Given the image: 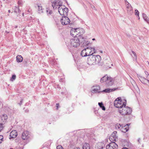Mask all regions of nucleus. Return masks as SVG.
Wrapping results in <instances>:
<instances>
[{"instance_id": "nucleus-1", "label": "nucleus", "mask_w": 149, "mask_h": 149, "mask_svg": "<svg viewBox=\"0 0 149 149\" xmlns=\"http://www.w3.org/2000/svg\"><path fill=\"white\" fill-rule=\"evenodd\" d=\"M123 106L121 108L119 109V113L122 115H130L132 111V109L130 107H125L126 102L123 103Z\"/></svg>"}, {"instance_id": "nucleus-2", "label": "nucleus", "mask_w": 149, "mask_h": 149, "mask_svg": "<svg viewBox=\"0 0 149 149\" xmlns=\"http://www.w3.org/2000/svg\"><path fill=\"white\" fill-rule=\"evenodd\" d=\"M58 11L60 15L63 16H67L68 13V8L65 6L58 7Z\"/></svg>"}, {"instance_id": "nucleus-3", "label": "nucleus", "mask_w": 149, "mask_h": 149, "mask_svg": "<svg viewBox=\"0 0 149 149\" xmlns=\"http://www.w3.org/2000/svg\"><path fill=\"white\" fill-rule=\"evenodd\" d=\"M145 73L146 75H148L146 77L147 79L139 74H137V76L141 83L144 84H146L148 83H149V75H148V72L146 71H145Z\"/></svg>"}, {"instance_id": "nucleus-4", "label": "nucleus", "mask_w": 149, "mask_h": 149, "mask_svg": "<svg viewBox=\"0 0 149 149\" xmlns=\"http://www.w3.org/2000/svg\"><path fill=\"white\" fill-rule=\"evenodd\" d=\"M125 102H123L121 98L118 97L114 101V104L115 107L120 109L124 106L123 104Z\"/></svg>"}, {"instance_id": "nucleus-5", "label": "nucleus", "mask_w": 149, "mask_h": 149, "mask_svg": "<svg viewBox=\"0 0 149 149\" xmlns=\"http://www.w3.org/2000/svg\"><path fill=\"white\" fill-rule=\"evenodd\" d=\"M70 47H76L79 45L80 41L77 38H74L70 40Z\"/></svg>"}, {"instance_id": "nucleus-6", "label": "nucleus", "mask_w": 149, "mask_h": 149, "mask_svg": "<svg viewBox=\"0 0 149 149\" xmlns=\"http://www.w3.org/2000/svg\"><path fill=\"white\" fill-rule=\"evenodd\" d=\"M93 59L94 60L95 64H98L99 65L102 66L103 65V63L101 62V56L99 55H93Z\"/></svg>"}, {"instance_id": "nucleus-7", "label": "nucleus", "mask_w": 149, "mask_h": 149, "mask_svg": "<svg viewBox=\"0 0 149 149\" xmlns=\"http://www.w3.org/2000/svg\"><path fill=\"white\" fill-rule=\"evenodd\" d=\"M106 146L107 149H117L118 145L114 142H112Z\"/></svg>"}, {"instance_id": "nucleus-8", "label": "nucleus", "mask_w": 149, "mask_h": 149, "mask_svg": "<svg viewBox=\"0 0 149 149\" xmlns=\"http://www.w3.org/2000/svg\"><path fill=\"white\" fill-rule=\"evenodd\" d=\"M61 22L63 25H66L69 24L70 20L67 16H63V18L60 20Z\"/></svg>"}, {"instance_id": "nucleus-9", "label": "nucleus", "mask_w": 149, "mask_h": 149, "mask_svg": "<svg viewBox=\"0 0 149 149\" xmlns=\"http://www.w3.org/2000/svg\"><path fill=\"white\" fill-rule=\"evenodd\" d=\"M130 124H127L126 125H125L124 126H123L122 125H120V127H119V128H120V127H121L120 130L122 132L125 133L129 130V126Z\"/></svg>"}, {"instance_id": "nucleus-10", "label": "nucleus", "mask_w": 149, "mask_h": 149, "mask_svg": "<svg viewBox=\"0 0 149 149\" xmlns=\"http://www.w3.org/2000/svg\"><path fill=\"white\" fill-rule=\"evenodd\" d=\"M8 118L7 115L6 114H3L0 117V123L3 125L4 124Z\"/></svg>"}, {"instance_id": "nucleus-11", "label": "nucleus", "mask_w": 149, "mask_h": 149, "mask_svg": "<svg viewBox=\"0 0 149 149\" xmlns=\"http://www.w3.org/2000/svg\"><path fill=\"white\" fill-rule=\"evenodd\" d=\"M117 133V132L116 131H115L112 133L111 136L109 138V139L111 141H116V140L117 139L116 135Z\"/></svg>"}, {"instance_id": "nucleus-12", "label": "nucleus", "mask_w": 149, "mask_h": 149, "mask_svg": "<svg viewBox=\"0 0 149 149\" xmlns=\"http://www.w3.org/2000/svg\"><path fill=\"white\" fill-rule=\"evenodd\" d=\"M75 30H76V32L77 33V38L81 36L84 33V30L83 29L76 28L75 29Z\"/></svg>"}, {"instance_id": "nucleus-13", "label": "nucleus", "mask_w": 149, "mask_h": 149, "mask_svg": "<svg viewBox=\"0 0 149 149\" xmlns=\"http://www.w3.org/2000/svg\"><path fill=\"white\" fill-rule=\"evenodd\" d=\"M93 55L89 56L88 58L87 63L89 65H92L95 64L94 60L93 59Z\"/></svg>"}, {"instance_id": "nucleus-14", "label": "nucleus", "mask_w": 149, "mask_h": 149, "mask_svg": "<svg viewBox=\"0 0 149 149\" xmlns=\"http://www.w3.org/2000/svg\"><path fill=\"white\" fill-rule=\"evenodd\" d=\"M100 87L98 86H93L92 87V92L93 93H100L101 92V91H100Z\"/></svg>"}, {"instance_id": "nucleus-15", "label": "nucleus", "mask_w": 149, "mask_h": 149, "mask_svg": "<svg viewBox=\"0 0 149 149\" xmlns=\"http://www.w3.org/2000/svg\"><path fill=\"white\" fill-rule=\"evenodd\" d=\"M103 63H104V65L106 68H110L111 67L110 65H112V64H111V61L110 59L108 61L105 60Z\"/></svg>"}, {"instance_id": "nucleus-16", "label": "nucleus", "mask_w": 149, "mask_h": 149, "mask_svg": "<svg viewBox=\"0 0 149 149\" xmlns=\"http://www.w3.org/2000/svg\"><path fill=\"white\" fill-rule=\"evenodd\" d=\"M17 135V133L15 130L13 131L10 133V139L15 138L16 137Z\"/></svg>"}, {"instance_id": "nucleus-17", "label": "nucleus", "mask_w": 149, "mask_h": 149, "mask_svg": "<svg viewBox=\"0 0 149 149\" xmlns=\"http://www.w3.org/2000/svg\"><path fill=\"white\" fill-rule=\"evenodd\" d=\"M113 84V81L112 78L109 77L106 83V86H110Z\"/></svg>"}, {"instance_id": "nucleus-18", "label": "nucleus", "mask_w": 149, "mask_h": 149, "mask_svg": "<svg viewBox=\"0 0 149 149\" xmlns=\"http://www.w3.org/2000/svg\"><path fill=\"white\" fill-rule=\"evenodd\" d=\"M29 137L28 132L27 131L24 132L22 134V138L24 140L27 139Z\"/></svg>"}, {"instance_id": "nucleus-19", "label": "nucleus", "mask_w": 149, "mask_h": 149, "mask_svg": "<svg viewBox=\"0 0 149 149\" xmlns=\"http://www.w3.org/2000/svg\"><path fill=\"white\" fill-rule=\"evenodd\" d=\"M104 147L105 144L102 142L98 143L96 146V147L97 148V149H102Z\"/></svg>"}, {"instance_id": "nucleus-20", "label": "nucleus", "mask_w": 149, "mask_h": 149, "mask_svg": "<svg viewBox=\"0 0 149 149\" xmlns=\"http://www.w3.org/2000/svg\"><path fill=\"white\" fill-rule=\"evenodd\" d=\"M70 32L71 35L73 37H76V38H77V33L76 32V30H75V28L72 29L71 30Z\"/></svg>"}, {"instance_id": "nucleus-21", "label": "nucleus", "mask_w": 149, "mask_h": 149, "mask_svg": "<svg viewBox=\"0 0 149 149\" xmlns=\"http://www.w3.org/2000/svg\"><path fill=\"white\" fill-rule=\"evenodd\" d=\"M85 49H86V52H87V56H91L93 54V53L92 52V50H91L90 47H87Z\"/></svg>"}, {"instance_id": "nucleus-22", "label": "nucleus", "mask_w": 149, "mask_h": 149, "mask_svg": "<svg viewBox=\"0 0 149 149\" xmlns=\"http://www.w3.org/2000/svg\"><path fill=\"white\" fill-rule=\"evenodd\" d=\"M117 88H113V89H110L109 88H107V89H106L105 90H103L101 92L109 93L110 92H112L113 91H115Z\"/></svg>"}, {"instance_id": "nucleus-23", "label": "nucleus", "mask_w": 149, "mask_h": 149, "mask_svg": "<svg viewBox=\"0 0 149 149\" xmlns=\"http://www.w3.org/2000/svg\"><path fill=\"white\" fill-rule=\"evenodd\" d=\"M109 78V77H108L107 75H105L101 78L100 82L102 83L104 82H106Z\"/></svg>"}, {"instance_id": "nucleus-24", "label": "nucleus", "mask_w": 149, "mask_h": 149, "mask_svg": "<svg viewBox=\"0 0 149 149\" xmlns=\"http://www.w3.org/2000/svg\"><path fill=\"white\" fill-rule=\"evenodd\" d=\"M23 60L22 57L21 56L18 55L16 57V60L18 62H21Z\"/></svg>"}, {"instance_id": "nucleus-25", "label": "nucleus", "mask_w": 149, "mask_h": 149, "mask_svg": "<svg viewBox=\"0 0 149 149\" xmlns=\"http://www.w3.org/2000/svg\"><path fill=\"white\" fill-rule=\"evenodd\" d=\"M86 50L85 48L83 49L81 52V55L82 57H85L87 56V53L86 52Z\"/></svg>"}, {"instance_id": "nucleus-26", "label": "nucleus", "mask_w": 149, "mask_h": 149, "mask_svg": "<svg viewBox=\"0 0 149 149\" xmlns=\"http://www.w3.org/2000/svg\"><path fill=\"white\" fill-rule=\"evenodd\" d=\"M90 146L89 143H85L83 146V149H90Z\"/></svg>"}, {"instance_id": "nucleus-27", "label": "nucleus", "mask_w": 149, "mask_h": 149, "mask_svg": "<svg viewBox=\"0 0 149 149\" xmlns=\"http://www.w3.org/2000/svg\"><path fill=\"white\" fill-rule=\"evenodd\" d=\"M142 16L144 20L148 23L149 24V20L146 15L144 13L142 14Z\"/></svg>"}, {"instance_id": "nucleus-28", "label": "nucleus", "mask_w": 149, "mask_h": 149, "mask_svg": "<svg viewBox=\"0 0 149 149\" xmlns=\"http://www.w3.org/2000/svg\"><path fill=\"white\" fill-rule=\"evenodd\" d=\"M98 105L102 109V110H105V107L104 106V105L103 103L102 102H99Z\"/></svg>"}, {"instance_id": "nucleus-29", "label": "nucleus", "mask_w": 149, "mask_h": 149, "mask_svg": "<svg viewBox=\"0 0 149 149\" xmlns=\"http://www.w3.org/2000/svg\"><path fill=\"white\" fill-rule=\"evenodd\" d=\"M127 13L130 15H131L133 13L132 7H130L129 9L127 8Z\"/></svg>"}, {"instance_id": "nucleus-30", "label": "nucleus", "mask_w": 149, "mask_h": 149, "mask_svg": "<svg viewBox=\"0 0 149 149\" xmlns=\"http://www.w3.org/2000/svg\"><path fill=\"white\" fill-rule=\"evenodd\" d=\"M82 42H83V46H87L89 44V42L88 41L86 42V40H84L83 41H82Z\"/></svg>"}, {"instance_id": "nucleus-31", "label": "nucleus", "mask_w": 149, "mask_h": 149, "mask_svg": "<svg viewBox=\"0 0 149 149\" xmlns=\"http://www.w3.org/2000/svg\"><path fill=\"white\" fill-rule=\"evenodd\" d=\"M38 10L39 11V13H41L43 12V11L42 10V8L41 6H38Z\"/></svg>"}, {"instance_id": "nucleus-32", "label": "nucleus", "mask_w": 149, "mask_h": 149, "mask_svg": "<svg viewBox=\"0 0 149 149\" xmlns=\"http://www.w3.org/2000/svg\"><path fill=\"white\" fill-rule=\"evenodd\" d=\"M16 78V76L15 74L13 75L12 76V77L10 79V80L12 81H13L15 80Z\"/></svg>"}, {"instance_id": "nucleus-33", "label": "nucleus", "mask_w": 149, "mask_h": 149, "mask_svg": "<svg viewBox=\"0 0 149 149\" xmlns=\"http://www.w3.org/2000/svg\"><path fill=\"white\" fill-rule=\"evenodd\" d=\"M58 7H60L61 6H62L63 5H62V3L60 1H58Z\"/></svg>"}, {"instance_id": "nucleus-34", "label": "nucleus", "mask_w": 149, "mask_h": 149, "mask_svg": "<svg viewBox=\"0 0 149 149\" xmlns=\"http://www.w3.org/2000/svg\"><path fill=\"white\" fill-rule=\"evenodd\" d=\"M52 6L54 8L56 9L57 8V7H56V3H55V2L52 3Z\"/></svg>"}, {"instance_id": "nucleus-35", "label": "nucleus", "mask_w": 149, "mask_h": 149, "mask_svg": "<svg viewBox=\"0 0 149 149\" xmlns=\"http://www.w3.org/2000/svg\"><path fill=\"white\" fill-rule=\"evenodd\" d=\"M15 9L14 11V12L15 13H17V12H19V8L16 7H15Z\"/></svg>"}, {"instance_id": "nucleus-36", "label": "nucleus", "mask_w": 149, "mask_h": 149, "mask_svg": "<svg viewBox=\"0 0 149 149\" xmlns=\"http://www.w3.org/2000/svg\"><path fill=\"white\" fill-rule=\"evenodd\" d=\"M130 7H132L131 6V5L129 3H127V4L126 5V8H127L129 9Z\"/></svg>"}, {"instance_id": "nucleus-37", "label": "nucleus", "mask_w": 149, "mask_h": 149, "mask_svg": "<svg viewBox=\"0 0 149 149\" xmlns=\"http://www.w3.org/2000/svg\"><path fill=\"white\" fill-rule=\"evenodd\" d=\"M56 148L57 149H63V147L60 145H58L56 147Z\"/></svg>"}, {"instance_id": "nucleus-38", "label": "nucleus", "mask_w": 149, "mask_h": 149, "mask_svg": "<svg viewBox=\"0 0 149 149\" xmlns=\"http://www.w3.org/2000/svg\"><path fill=\"white\" fill-rule=\"evenodd\" d=\"M135 15H136L138 16H139V12L137 10H135Z\"/></svg>"}, {"instance_id": "nucleus-39", "label": "nucleus", "mask_w": 149, "mask_h": 149, "mask_svg": "<svg viewBox=\"0 0 149 149\" xmlns=\"http://www.w3.org/2000/svg\"><path fill=\"white\" fill-rule=\"evenodd\" d=\"M3 127V124H1V123H0V131H1V130H2Z\"/></svg>"}, {"instance_id": "nucleus-40", "label": "nucleus", "mask_w": 149, "mask_h": 149, "mask_svg": "<svg viewBox=\"0 0 149 149\" xmlns=\"http://www.w3.org/2000/svg\"><path fill=\"white\" fill-rule=\"evenodd\" d=\"M91 50H92V51H93V53L95 52L96 51L95 50V48H92L91 47H90Z\"/></svg>"}, {"instance_id": "nucleus-41", "label": "nucleus", "mask_w": 149, "mask_h": 149, "mask_svg": "<svg viewBox=\"0 0 149 149\" xmlns=\"http://www.w3.org/2000/svg\"><path fill=\"white\" fill-rule=\"evenodd\" d=\"M132 53L134 54V55L136 57V58H137V56L136 53L133 51H132Z\"/></svg>"}, {"instance_id": "nucleus-42", "label": "nucleus", "mask_w": 149, "mask_h": 149, "mask_svg": "<svg viewBox=\"0 0 149 149\" xmlns=\"http://www.w3.org/2000/svg\"><path fill=\"white\" fill-rule=\"evenodd\" d=\"M23 101V100L22 99L20 101V103H19V104L20 106H21V105L22 104Z\"/></svg>"}, {"instance_id": "nucleus-43", "label": "nucleus", "mask_w": 149, "mask_h": 149, "mask_svg": "<svg viewBox=\"0 0 149 149\" xmlns=\"http://www.w3.org/2000/svg\"><path fill=\"white\" fill-rule=\"evenodd\" d=\"M91 7L92 8H94V9L95 10H96V9L95 8V7L94 6L92 5H91Z\"/></svg>"}, {"instance_id": "nucleus-44", "label": "nucleus", "mask_w": 149, "mask_h": 149, "mask_svg": "<svg viewBox=\"0 0 149 149\" xmlns=\"http://www.w3.org/2000/svg\"><path fill=\"white\" fill-rule=\"evenodd\" d=\"M55 3H56V7H57L58 6V2H55Z\"/></svg>"}, {"instance_id": "nucleus-45", "label": "nucleus", "mask_w": 149, "mask_h": 149, "mask_svg": "<svg viewBox=\"0 0 149 149\" xmlns=\"http://www.w3.org/2000/svg\"><path fill=\"white\" fill-rule=\"evenodd\" d=\"M56 109H58V106H59V103H57L56 104Z\"/></svg>"}, {"instance_id": "nucleus-46", "label": "nucleus", "mask_w": 149, "mask_h": 149, "mask_svg": "<svg viewBox=\"0 0 149 149\" xmlns=\"http://www.w3.org/2000/svg\"><path fill=\"white\" fill-rule=\"evenodd\" d=\"M49 14H50V15H51L52 13V10H49Z\"/></svg>"}, {"instance_id": "nucleus-47", "label": "nucleus", "mask_w": 149, "mask_h": 149, "mask_svg": "<svg viewBox=\"0 0 149 149\" xmlns=\"http://www.w3.org/2000/svg\"><path fill=\"white\" fill-rule=\"evenodd\" d=\"M74 149H81L80 148H79V147H75L74 148Z\"/></svg>"}, {"instance_id": "nucleus-48", "label": "nucleus", "mask_w": 149, "mask_h": 149, "mask_svg": "<svg viewBox=\"0 0 149 149\" xmlns=\"http://www.w3.org/2000/svg\"><path fill=\"white\" fill-rule=\"evenodd\" d=\"M120 125H121L120 124H119L118 125V128L120 129V128H121V127H120V128H119V127H120Z\"/></svg>"}, {"instance_id": "nucleus-49", "label": "nucleus", "mask_w": 149, "mask_h": 149, "mask_svg": "<svg viewBox=\"0 0 149 149\" xmlns=\"http://www.w3.org/2000/svg\"><path fill=\"white\" fill-rule=\"evenodd\" d=\"M125 1V3L126 4H127V3H128L127 1V0H124Z\"/></svg>"}, {"instance_id": "nucleus-50", "label": "nucleus", "mask_w": 149, "mask_h": 149, "mask_svg": "<svg viewBox=\"0 0 149 149\" xmlns=\"http://www.w3.org/2000/svg\"><path fill=\"white\" fill-rule=\"evenodd\" d=\"M3 139V138H1V140H0V143H1V140Z\"/></svg>"}, {"instance_id": "nucleus-51", "label": "nucleus", "mask_w": 149, "mask_h": 149, "mask_svg": "<svg viewBox=\"0 0 149 149\" xmlns=\"http://www.w3.org/2000/svg\"><path fill=\"white\" fill-rule=\"evenodd\" d=\"M2 137V136H0V139H1V138H2L1 137Z\"/></svg>"}, {"instance_id": "nucleus-52", "label": "nucleus", "mask_w": 149, "mask_h": 149, "mask_svg": "<svg viewBox=\"0 0 149 149\" xmlns=\"http://www.w3.org/2000/svg\"><path fill=\"white\" fill-rule=\"evenodd\" d=\"M8 12L10 13V10H9L8 11Z\"/></svg>"}, {"instance_id": "nucleus-53", "label": "nucleus", "mask_w": 149, "mask_h": 149, "mask_svg": "<svg viewBox=\"0 0 149 149\" xmlns=\"http://www.w3.org/2000/svg\"><path fill=\"white\" fill-rule=\"evenodd\" d=\"M95 40V38H93L92 39V40Z\"/></svg>"}, {"instance_id": "nucleus-54", "label": "nucleus", "mask_w": 149, "mask_h": 149, "mask_svg": "<svg viewBox=\"0 0 149 149\" xmlns=\"http://www.w3.org/2000/svg\"><path fill=\"white\" fill-rule=\"evenodd\" d=\"M48 10H46V12H47V13H48Z\"/></svg>"}, {"instance_id": "nucleus-55", "label": "nucleus", "mask_w": 149, "mask_h": 149, "mask_svg": "<svg viewBox=\"0 0 149 149\" xmlns=\"http://www.w3.org/2000/svg\"><path fill=\"white\" fill-rule=\"evenodd\" d=\"M18 3L19 5V4H20V3H19V2H18Z\"/></svg>"}, {"instance_id": "nucleus-56", "label": "nucleus", "mask_w": 149, "mask_h": 149, "mask_svg": "<svg viewBox=\"0 0 149 149\" xmlns=\"http://www.w3.org/2000/svg\"><path fill=\"white\" fill-rule=\"evenodd\" d=\"M139 140H140V139H139L138 140V142H139Z\"/></svg>"}, {"instance_id": "nucleus-57", "label": "nucleus", "mask_w": 149, "mask_h": 149, "mask_svg": "<svg viewBox=\"0 0 149 149\" xmlns=\"http://www.w3.org/2000/svg\"><path fill=\"white\" fill-rule=\"evenodd\" d=\"M6 32H7V33H9V32H8V31H6Z\"/></svg>"}, {"instance_id": "nucleus-58", "label": "nucleus", "mask_w": 149, "mask_h": 149, "mask_svg": "<svg viewBox=\"0 0 149 149\" xmlns=\"http://www.w3.org/2000/svg\"><path fill=\"white\" fill-rule=\"evenodd\" d=\"M101 53H102V51H101Z\"/></svg>"}, {"instance_id": "nucleus-59", "label": "nucleus", "mask_w": 149, "mask_h": 149, "mask_svg": "<svg viewBox=\"0 0 149 149\" xmlns=\"http://www.w3.org/2000/svg\"><path fill=\"white\" fill-rule=\"evenodd\" d=\"M10 149H13V148H10Z\"/></svg>"}, {"instance_id": "nucleus-60", "label": "nucleus", "mask_w": 149, "mask_h": 149, "mask_svg": "<svg viewBox=\"0 0 149 149\" xmlns=\"http://www.w3.org/2000/svg\"><path fill=\"white\" fill-rule=\"evenodd\" d=\"M3 1H5V0H3Z\"/></svg>"}, {"instance_id": "nucleus-61", "label": "nucleus", "mask_w": 149, "mask_h": 149, "mask_svg": "<svg viewBox=\"0 0 149 149\" xmlns=\"http://www.w3.org/2000/svg\"><path fill=\"white\" fill-rule=\"evenodd\" d=\"M149 65V63H148Z\"/></svg>"}]
</instances>
